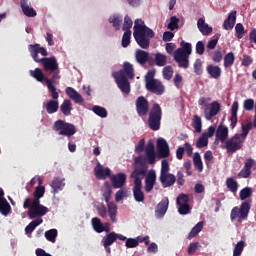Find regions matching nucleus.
<instances>
[{
    "label": "nucleus",
    "mask_w": 256,
    "mask_h": 256,
    "mask_svg": "<svg viewBox=\"0 0 256 256\" xmlns=\"http://www.w3.org/2000/svg\"><path fill=\"white\" fill-rule=\"evenodd\" d=\"M243 143H245V140L235 134L225 141L224 149L227 150V153H237V151L243 149Z\"/></svg>",
    "instance_id": "nucleus-11"
},
{
    "label": "nucleus",
    "mask_w": 256,
    "mask_h": 256,
    "mask_svg": "<svg viewBox=\"0 0 256 256\" xmlns=\"http://www.w3.org/2000/svg\"><path fill=\"white\" fill-rule=\"evenodd\" d=\"M24 209L28 210V217L29 219H37V217H44L49 213V208L43 206L41 201L33 200L31 202V198H26L23 203Z\"/></svg>",
    "instance_id": "nucleus-5"
},
{
    "label": "nucleus",
    "mask_w": 256,
    "mask_h": 256,
    "mask_svg": "<svg viewBox=\"0 0 256 256\" xmlns=\"http://www.w3.org/2000/svg\"><path fill=\"white\" fill-rule=\"evenodd\" d=\"M147 91L150 93H154V95H163L165 93V86L161 82V80H152L146 84Z\"/></svg>",
    "instance_id": "nucleus-13"
},
{
    "label": "nucleus",
    "mask_w": 256,
    "mask_h": 256,
    "mask_svg": "<svg viewBox=\"0 0 256 256\" xmlns=\"http://www.w3.org/2000/svg\"><path fill=\"white\" fill-rule=\"evenodd\" d=\"M193 163L194 167H196L198 171H203V161L201 160V155L199 154V152L194 153Z\"/></svg>",
    "instance_id": "nucleus-47"
},
{
    "label": "nucleus",
    "mask_w": 256,
    "mask_h": 256,
    "mask_svg": "<svg viewBox=\"0 0 256 256\" xmlns=\"http://www.w3.org/2000/svg\"><path fill=\"white\" fill-rule=\"evenodd\" d=\"M162 73H163L164 79H166V81H170V79L173 77V67L171 66L164 67Z\"/></svg>",
    "instance_id": "nucleus-56"
},
{
    "label": "nucleus",
    "mask_w": 256,
    "mask_h": 256,
    "mask_svg": "<svg viewBox=\"0 0 256 256\" xmlns=\"http://www.w3.org/2000/svg\"><path fill=\"white\" fill-rule=\"evenodd\" d=\"M147 173V164L141 156H137L134 159V170L130 177L134 179L133 197L137 203H143L145 201V193H143V183L140 176H145Z\"/></svg>",
    "instance_id": "nucleus-1"
},
{
    "label": "nucleus",
    "mask_w": 256,
    "mask_h": 256,
    "mask_svg": "<svg viewBox=\"0 0 256 256\" xmlns=\"http://www.w3.org/2000/svg\"><path fill=\"white\" fill-rule=\"evenodd\" d=\"M167 209H169V198L164 197L156 206V217H163L167 213Z\"/></svg>",
    "instance_id": "nucleus-23"
},
{
    "label": "nucleus",
    "mask_w": 256,
    "mask_h": 256,
    "mask_svg": "<svg viewBox=\"0 0 256 256\" xmlns=\"http://www.w3.org/2000/svg\"><path fill=\"white\" fill-rule=\"evenodd\" d=\"M240 200L245 201L253 195V189L251 187H245L240 191Z\"/></svg>",
    "instance_id": "nucleus-48"
},
{
    "label": "nucleus",
    "mask_w": 256,
    "mask_h": 256,
    "mask_svg": "<svg viewBox=\"0 0 256 256\" xmlns=\"http://www.w3.org/2000/svg\"><path fill=\"white\" fill-rule=\"evenodd\" d=\"M226 187L227 189H229V191H231V193H237V189H239V184L237 183V181H235V179L230 177L226 180Z\"/></svg>",
    "instance_id": "nucleus-45"
},
{
    "label": "nucleus",
    "mask_w": 256,
    "mask_h": 256,
    "mask_svg": "<svg viewBox=\"0 0 256 256\" xmlns=\"http://www.w3.org/2000/svg\"><path fill=\"white\" fill-rule=\"evenodd\" d=\"M235 64V54L233 52H229L224 56V68L229 69L233 67Z\"/></svg>",
    "instance_id": "nucleus-39"
},
{
    "label": "nucleus",
    "mask_w": 256,
    "mask_h": 256,
    "mask_svg": "<svg viewBox=\"0 0 256 256\" xmlns=\"http://www.w3.org/2000/svg\"><path fill=\"white\" fill-rule=\"evenodd\" d=\"M41 223H43V218H37V219L33 220L32 222H30L29 225H27L25 227L26 235H31V233H33V230L37 229V227H39V225H41Z\"/></svg>",
    "instance_id": "nucleus-37"
},
{
    "label": "nucleus",
    "mask_w": 256,
    "mask_h": 256,
    "mask_svg": "<svg viewBox=\"0 0 256 256\" xmlns=\"http://www.w3.org/2000/svg\"><path fill=\"white\" fill-rule=\"evenodd\" d=\"M131 27H133V20H131V17L129 15H126L124 17V24H123V31H131Z\"/></svg>",
    "instance_id": "nucleus-57"
},
{
    "label": "nucleus",
    "mask_w": 256,
    "mask_h": 256,
    "mask_svg": "<svg viewBox=\"0 0 256 256\" xmlns=\"http://www.w3.org/2000/svg\"><path fill=\"white\" fill-rule=\"evenodd\" d=\"M136 111L139 117H145L149 113V100L144 96H140L136 99Z\"/></svg>",
    "instance_id": "nucleus-12"
},
{
    "label": "nucleus",
    "mask_w": 256,
    "mask_h": 256,
    "mask_svg": "<svg viewBox=\"0 0 256 256\" xmlns=\"http://www.w3.org/2000/svg\"><path fill=\"white\" fill-rule=\"evenodd\" d=\"M114 77L122 93H124L125 95H129V93H131V84L129 83L127 76H117L116 74H114Z\"/></svg>",
    "instance_id": "nucleus-15"
},
{
    "label": "nucleus",
    "mask_w": 256,
    "mask_h": 256,
    "mask_svg": "<svg viewBox=\"0 0 256 256\" xmlns=\"http://www.w3.org/2000/svg\"><path fill=\"white\" fill-rule=\"evenodd\" d=\"M194 73H196V75H201V73H203V62L201 61V59L195 60Z\"/></svg>",
    "instance_id": "nucleus-60"
},
{
    "label": "nucleus",
    "mask_w": 256,
    "mask_h": 256,
    "mask_svg": "<svg viewBox=\"0 0 256 256\" xmlns=\"http://www.w3.org/2000/svg\"><path fill=\"white\" fill-rule=\"evenodd\" d=\"M255 165V160L253 158H248L244 163L243 169L238 173V177H242L243 179H249L251 177V169Z\"/></svg>",
    "instance_id": "nucleus-22"
},
{
    "label": "nucleus",
    "mask_w": 256,
    "mask_h": 256,
    "mask_svg": "<svg viewBox=\"0 0 256 256\" xmlns=\"http://www.w3.org/2000/svg\"><path fill=\"white\" fill-rule=\"evenodd\" d=\"M176 203L178 206L181 205H186L189 203V196L187 194H180L177 199H176Z\"/></svg>",
    "instance_id": "nucleus-59"
},
{
    "label": "nucleus",
    "mask_w": 256,
    "mask_h": 256,
    "mask_svg": "<svg viewBox=\"0 0 256 256\" xmlns=\"http://www.w3.org/2000/svg\"><path fill=\"white\" fill-rule=\"evenodd\" d=\"M193 52V46L189 42L182 41L180 48L173 52V58L180 69H189V57Z\"/></svg>",
    "instance_id": "nucleus-4"
},
{
    "label": "nucleus",
    "mask_w": 256,
    "mask_h": 256,
    "mask_svg": "<svg viewBox=\"0 0 256 256\" xmlns=\"http://www.w3.org/2000/svg\"><path fill=\"white\" fill-rule=\"evenodd\" d=\"M46 113L48 115H53V113H57L59 111V100L54 99L49 100L45 105Z\"/></svg>",
    "instance_id": "nucleus-33"
},
{
    "label": "nucleus",
    "mask_w": 256,
    "mask_h": 256,
    "mask_svg": "<svg viewBox=\"0 0 256 256\" xmlns=\"http://www.w3.org/2000/svg\"><path fill=\"white\" fill-rule=\"evenodd\" d=\"M167 174H169V161L162 160L161 161L160 176H162V178H164L165 175H167Z\"/></svg>",
    "instance_id": "nucleus-54"
},
{
    "label": "nucleus",
    "mask_w": 256,
    "mask_h": 256,
    "mask_svg": "<svg viewBox=\"0 0 256 256\" xmlns=\"http://www.w3.org/2000/svg\"><path fill=\"white\" fill-rule=\"evenodd\" d=\"M53 131L59 132V135H65L66 137H72V135L77 133L75 125L63 120H57L54 122Z\"/></svg>",
    "instance_id": "nucleus-10"
},
{
    "label": "nucleus",
    "mask_w": 256,
    "mask_h": 256,
    "mask_svg": "<svg viewBox=\"0 0 256 256\" xmlns=\"http://www.w3.org/2000/svg\"><path fill=\"white\" fill-rule=\"evenodd\" d=\"M109 23H112L116 31H119V29H121V19H119V16L110 17Z\"/></svg>",
    "instance_id": "nucleus-62"
},
{
    "label": "nucleus",
    "mask_w": 256,
    "mask_h": 256,
    "mask_svg": "<svg viewBox=\"0 0 256 256\" xmlns=\"http://www.w3.org/2000/svg\"><path fill=\"white\" fill-rule=\"evenodd\" d=\"M20 6L26 17H37V11L31 7V3L27 0H20Z\"/></svg>",
    "instance_id": "nucleus-26"
},
{
    "label": "nucleus",
    "mask_w": 256,
    "mask_h": 256,
    "mask_svg": "<svg viewBox=\"0 0 256 256\" xmlns=\"http://www.w3.org/2000/svg\"><path fill=\"white\" fill-rule=\"evenodd\" d=\"M31 77H34L36 81H45L47 84L48 91L51 93L52 99H59V92H57V88L53 85V82L49 78H45V74L41 68H36L35 70H30Z\"/></svg>",
    "instance_id": "nucleus-8"
},
{
    "label": "nucleus",
    "mask_w": 256,
    "mask_h": 256,
    "mask_svg": "<svg viewBox=\"0 0 256 256\" xmlns=\"http://www.w3.org/2000/svg\"><path fill=\"white\" fill-rule=\"evenodd\" d=\"M235 31H236V37L238 39L243 38V35H245V27L241 23L236 24Z\"/></svg>",
    "instance_id": "nucleus-61"
},
{
    "label": "nucleus",
    "mask_w": 256,
    "mask_h": 256,
    "mask_svg": "<svg viewBox=\"0 0 256 256\" xmlns=\"http://www.w3.org/2000/svg\"><path fill=\"white\" fill-rule=\"evenodd\" d=\"M66 95H68L70 99H73L74 103H83V96H81V94H79V92H77L73 87L66 88Z\"/></svg>",
    "instance_id": "nucleus-29"
},
{
    "label": "nucleus",
    "mask_w": 256,
    "mask_h": 256,
    "mask_svg": "<svg viewBox=\"0 0 256 256\" xmlns=\"http://www.w3.org/2000/svg\"><path fill=\"white\" fill-rule=\"evenodd\" d=\"M121 45L124 48H127L129 45H131V31H124Z\"/></svg>",
    "instance_id": "nucleus-52"
},
{
    "label": "nucleus",
    "mask_w": 256,
    "mask_h": 256,
    "mask_svg": "<svg viewBox=\"0 0 256 256\" xmlns=\"http://www.w3.org/2000/svg\"><path fill=\"white\" fill-rule=\"evenodd\" d=\"M93 113H95V115H98V117H101L102 119H105V117H107V109H105L104 107L101 106H93L92 108Z\"/></svg>",
    "instance_id": "nucleus-50"
},
{
    "label": "nucleus",
    "mask_w": 256,
    "mask_h": 256,
    "mask_svg": "<svg viewBox=\"0 0 256 256\" xmlns=\"http://www.w3.org/2000/svg\"><path fill=\"white\" fill-rule=\"evenodd\" d=\"M168 29H170V31H175V29H179V18H177L176 16H172L170 18V23L168 24Z\"/></svg>",
    "instance_id": "nucleus-55"
},
{
    "label": "nucleus",
    "mask_w": 256,
    "mask_h": 256,
    "mask_svg": "<svg viewBox=\"0 0 256 256\" xmlns=\"http://www.w3.org/2000/svg\"><path fill=\"white\" fill-rule=\"evenodd\" d=\"M157 149H158V157L160 159H165L169 157L170 155L169 144L167 143L166 139L159 138L157 140Z\"/></svg>",
    "instance_id": "nucleus-16"
},
{
    "label": "nucleus",
    "mask_w": 256,
    "mask_h": 256,
    "mask_svg": "<svg viewBox=\"0 0 256 256\" xmlns=\"http://www.w3.org/2000/svg\"><path fill=\"white\" fill-rule=\"evenodd\" d=\"M201 231H203V222H198L189 232L188 234V239H193V237H197V235H199V233H201Z\"/></svg>",
    "instance_id": "nucleus-42"
},
{
    "label": "nucleus",
    "mask_w": 256,
    "mask_h": 256,
    "mask_svg": "<svg viewBox=\"0 0 256 256\" xmlns=\"http://www.w3.org/2000/svg\"><path fill=\"white\" fill-rule=\"evenodd\" d=\"M125 245L128 249H133V248L139 246V240L134 239V238H128V239H126Z\"/></svg>",
    "instance_id": "nucleus-63"
},
{
    "label": "nucleus",
    "mask_w": 256,
    "mask_h": 256,
    "mask_svg": "<svg viewBox=\"0 0 256 256\" xmlns=\"http://www.w3.org/2000/svg\"><path fill=\"white\" fill-rule=\"evenodd\" d=\"M207 145H209V138L205 136V134H202L196 142V147L197 149H203V147H207Z\"/></svg>",
    "instance_id": "nucleus-49"
},
{
    "label": "nucleus",
    "mask_w": 256,
    "mask_h": 256,
    "mask_svg": "<svg viewBox=\"0 0 256 256\" xmlns=\"http://www.w3.org/2000/svg\"><path fill=\"white\" fill-rule=\"evenodd\" d=\"M221 111V104L214 101L210 104V109L206 108L204 110V116L207 121H211L219 112Z\"/></svg>",
    "instance_id": "nucleus-20"
},
{
    "label": "nucleus",
    "mask_w": 256,
    "mask_h": 256,
    "mask_svg": "<svg viewBox=\"0 0 256 256\" xmlns=\"http://www.w3.org/2000/svg\"><path fill=\"white\" fill-rule=\"evenodd\" d=\"M45 195V187L44 186H37L33 193L34 201H41L40 199Z\"/></svg>",
    "instance_id": "nucleus-51"
},
{
    "label": "nucleus",
    "mask_w": 256,
    "mask_h": 256,
    "mask_svg": "<svg viewBox=\"0 0 256 256\" xmlns=\"http://www.w3.org/2000/svg\"><path fill=\"white\" fill-rule=\"evenodd\" d=\"M92 227L96 233H103L105 231L106 233H109V223H105V225L102 224L101 219L95 217L92 218Z\"/></svg>",
    "instance_id": "nucleus-27"
},
{
    "label": "nucleus",
    "mask_w": 256,
    "mask_h": 256,
    "mask_svg": "<svg viewBox=\"0 0 256 256\" xmlns=\"http://www.w3.org/2000/svg\"><path fill=\"white\" fill-rule=\"evenodd\" d=\"M57 229H50L45 232V238L47 241H50V243H55L57 241Z\"/></svg>",
    "instance_id": "nucleus-46"
},
{
    "label": "nucleus",
    "mask_w": 256,
    "mask_h": 256,
    "mask_svg": "<svg viewBox=\"0 0 256 256\" xmlns=\"http://www.w3.org/2000/svg\"><path fill=\"white\" fill-rule=\"evenodd\" d=\"M178 213L180 215H189V213H191V206H189V203L178 206Z\"/></svg>",
    "instance_id": "nucleus-58"
},
{
    "label": "nucleus",
    "mask_w": 256,
    "mask_h": 256,
    "mask_svg": "<svg viewBox=\"0 0 256 256\" xmlns=\"http://www.w3.org/2000/svg\"><path fill=\"white\" fill-rule=\"evenodd\" d=\"M155 64L157 67H165L167 65V56L165 54H155Z\"/></svg>",
    "instance_id": "nucleus-43"
},
{
    "label": "nucleus",
    "mask_w": 256,
    "mask_h": 256,
    "mask_svg": "<svg viewBox=\"0 0 256 256\" xmlns=\"http://www.w3.org/2000/svg\"><path fill=\"white\" fill-rule=\"evenodd\" d=\"M206 71L208 75H210L211 79H219V77H221V67L219 66L209 64L206 67Z\"/></svg>",
    "instance_id": "nucleus-34"
},
{
    "label": "nucleus",
    "mask_w": 256,
    "mask_h": 256,
    "mask_svg": "<svg viewBox=\"0 0 256 256\" xmlns=\"http://www.w3.org/2000/svg\"><path fill=\"white\" fill-rule=\"evenodd\" d=\"M163 117V110L158 103L153 104L149 116L148 126L151 131H159L161 129V119Z\"/></svg>",
    "instance_id": "nucleus-6"
},
{
    "label": "nucleus",
    "mask_w": 256,
    "mask_h": 256,
    "mask_svg": "<svg viewBox=\"0 0 256 256\" xmlns=\"http://www.w3.org/2000/svg\"><path fill=\"white\" fill-rule=\"evenodd\" d=\"M94 175L96 179L105 181V179L111 177V169H109V167L105 168L103 165H101V163H98L94 168Z\"/></svg>",
    "instance_id": "nucleus-18"
},
{
    "label": "nucleus",
    "mask_w": 256,
    "mask_h": 256,
    "mask_svg": "<svg viewBox=\"0 0 256 256\" xmlns=\"http://www.w3.org/2000/svg\"><path fill=\"white\" fill-rule=\"evenodd\" d=\"M29 53L36 63H41L44 67V71L47 73H55L59 69V63L55 57L47 58V49L41 47V44L28 45ZM39 53L44 58H39Z\"/></svg>",
    "instance_id": "nucleus-2"
},
{
    "label": "nucleus",
    "mask_w": 256,
    "mask_h": 256,
    "mask_svg": "<svg viewBox=\"0 0 256 256\" xmlns=\"http://www.w3.org/2000/svg\"><path fill=\"white\" fill-rule=\"evenodd\" d=\"M159 181L164 189H167L168 187H173L175 183L177 182V177L174 176V174H165V176L162 178V176L159 177Z\"/></svg>",
    "instance_id": "nucleus-25"
},
{
    "label": "nucleus",
    "mask_w": 256,
    "mask_h": 256,
    "mask_svg": "<svg viewBox=\"0 0 256 256\" xmlns=\"http://www.w3.org/2000/svg\"><path fill=\"white\" fill-rule=\"evenodd\" d=\"M239 111V102L234 101L231 106V117H230V127L231 129H235L237 127V112Z\"/></svg>",
    "instance_id": "nucleus-31"
},
{
    "label": "nucleus",
    "mask_w": 256,
    "mask_h": 256,
    "mask_svg": "<svg viewBox=\"0 0 256 256\" xmlns=\"http://www.w3.org/2000/svg\"><path fill=\"white\" fill-rule=\"evenodd\" d=\"M51 187L54 193H59V191H63V188L65 187V182H63L62 179L55 178L52 181Z\"/></svg>",
    "instance_id": "nucleus-40"
},
{
    "label": "nucleus",
    "mask_w": 256,
    "mask_h": 256,
    "mask_svg": "<svg viewBox=\"0 0 256 256\" xmlns=\"http://www.w3.org/2000/svg\"><path fill=\"white\" fill-rule=\"evenodd\" d=\"M216 137L220 139V143H226L229 137V128L227 126L219 125L216 129Z\"/></svg>",
    "instance_id": "nucleus-28"
},
{
    "label": "nucleus",
    "mask_w": 256,
    "mask_h": 256,
    "mask_svg": "<svg viewBox=\"0 0 256 256\" xmlns=\"http://www.w3.org/2000/svg\"><path fill=\"white\" fill-rule=\"evenodd\" d=\"M114 75L119 77H126L127 79H135V69L131 63L124 62L123 69L119 72H116Z\"/></svg>",
    "instance_id": "nucleus-17"
},
{
    "label": "nucleus",
    "mask_w": 256,
    "mask_h": 256,
    "mask_svg": "<svg viewBox=\"0 0 256 256\" xmlns=\"http://www.w3.org/2000/svg\"><path fill=\"white\" fill-rule=\"evenodd\" d=\"M115 232H109L102 238V245L106 251V253H111V245L115 243Z\"/></svg>",
    "instance_id": "nucleus-24"
},
{
    "label": "nucleus",
    "mask_w": 256,
    "mask_h": 256,
    "mask_svg": "<svg viewBox=\"0 0 256 256\" xmlns=\"http://www.w3.org/2000/svg\"><path fill=\"white\" fill-rule=\"evenodd\" d=\"M148 58L149 52L141 49L136 50L135 59L139 65H146Z\"/></svg>",
    "instance_id": "nucleus-35"
},
{
    "label": "nucleus",
    "mask_w": 256,
    "mask_h": 256,
    "mask_svg": "<svg viewBox=\"0 0 256 256\" xmlns=\"http://www.w3.org/2000/svg\"><path fill=\"white\" fill-rule=\"evenodd\" d=\"M155 77V69L149 70L145 75V83L146 85L152 81H156Z\"/></svg>",
    "instance_id": "nucleus-64"
},
{
    "label": "nucleus",
    "mask_w": 256,
    "mask_h": 256,
    "mask_svg": "<svg viewBox=\"0 0 256 256\" xmlns=\"http://www.w3.org/2000/svg\"><path fill=\"white\" fill-rule=\"evenodd\" d=\"M0 213L5 216L11 213V205L5 198L0 199Z\"/></svg>",
    "instance_id": "nucleus-38"
},
{
    "label": "nucleus",
    "mask_w": 256,
    "mask_h": 256,
    "mask_svg": "<svg viewBox=\"0 0 256 256\" xmlns=\"http://www.w3.org/2000/svg\"><path fill=\"white\" fill-rule=\"evenodd\" d=\"M243 249H245V241L240 240L234 248L233 256H240L243 253Z\"/></svg>",
    "instance_id": "nucleus-53"
},
{
    "label": "nucleus",
    "mask_w": 256,
    "mask_h": 256,
    "mask_svg": "<svg viewBox=\"0 0 256 256\" xmlns=\"http://www.w3.org/2000/svg\"><path fill=\"white\" fill-rule=\"evenodd\" d=\"M253 129V123L248 122L247 124L242 125V133L236 134L240 139L244 140L247 139V135H249V131Z\"/></svg>",
    "instance_id": "nucleus-41"
},
{
    "label": "nucleus",
    "mask_w": 256,
    "mask_h": 256,
    "mask_svg": "<svg viewBox=\"0 0 256 256\" xmlns=\"http://www.w3.org/2000/svg\"><path fill=\"white\" fill-rule=\"evenodd\" d=\"M133 37L141 49H149L151 39L155 37V32L145 25V21L142 19H136L134 21Z\"/></svg>",
    "instance_id": "nucleus-3"
},
{
    "label": "nucleus",
    "mask_w": 256,
    "mask_h": 256,
    "mask_svg": "<svg viewBox=\"0 0 256 256\" xmlns=\"http://www.w3.org/2000/svg\"><path fill=\"white\" fill-rule=\"evenodd\" d=\"M112 187L114 189H121L127 183V175L125 173H118L110 177Z\"/></svg>",
    "instance_id": "nucleus-19"
},
{
    "label": "nucleus",
    "mask_w": 256,
    "mask_h": 256,
    "mask_svg": "<svg viewBox=\"0 0 256 256\" xmlns=\"http://www.w3.org/2000/svg\"><path fill=\"white\" fill-rule=\"evenodd\" d=\"M102 191H103V197L107 203L108 215L112 223H117V204L113 202H109L111 200V195L113 193V190L111 189V184H109V182H104Z\"/></svg>",
    "instance_id": "nucleus-7"
},
{
    "label": "nucleus",
    "mask_w": 256,
    "mask_h": 256,
    "mask_svg": "<svg viewBox=\"0 0 256 256\" xmlns=\"http://www.w3.org/2000/svg\"><path fill=\"white\" fill-rule=\"evenodd\" d=\"M146 161L149 165H155V160L157 155L155 154V144L152 141H149L145 149Z\"/></svg>",
    "instance_id": "nucleus-21"
},
{
    "label": "nucleus",
    "mask_w": 256,
    "mask_h": 256,
    "mask_svg": "<svg viewBox=\"0 0 256 256\" xmlns=\"http://www.w3.org/2000/svg\"><path fill=\"white\" fill-rule=\"evenodd\" d=\"M251 210V201L246 200L244 202H242V204L239 207H234L231 210L230 213V219L231 221H236L238 219V221H243V219H247V217H249V211Z\"/></svg>",
    "instance_id": "nucleus-9"
},
{
    "label": "nucleus",
    "mask_w": 256,
    "mask_h": 256,
    "mask_svg": "<svg viewBox=\"0 0 256 256\" xmlns=\"http://www.w3.org/2000/svg\"><path fill=\"white\" fill-rule=\"evenodd\" d=\"M197 27L202 35H211V33H213V28H211L209 24L205 23V19L203 18L198 19Z\"/></svg>",
    "instance_id": "nucleus-32"
},
{
    "label": "nucleus",
    "mask_w": 256,
    "mask_h": 256,
    "mask_svg": "<svg viewBox=\"0 0 256 256\" xmlns=\"http://www.w3.org/2000/svg\"><path fill=\"white\" fill-rule=\"evenodd\" d=\"M237 21V11H232L229 13L228 18L224 21L223 27L226 31L233 29L235 27V22Z\"/></svg>",
    "instance_id": "nucleus-30"
},
{
    "label": "nucleus",
    "mask_w": 256,
    "mask_h": 256,
    "mask_svg": "<svg viewBox=\"0 0 256 256\" xmlns=\"http://www.w3.org/2000/svg\"><path fill=\"white\" fill-rule=\"evenodd\" d=\"M155 185H157V173L155 172V170H150L145 177L144 189L146 193H151Z\"/></svg>",
    "instance_id": "nucleus-14"
},
{
    "label": "nucleus",
    "mask_w": 256,
    "mask_h": 256,
    "mask_svg": "<svg viewBox=\"0 0 256 256\" xmlns=\"http://www.w3.org/2000/svg\"><path fill=\"white\" fill-rule=\"evenodd\" d=\"M192 126L195 129L196 133H201L203 122L201 121V118L199 117V115L193 116Z\"/></svg>",
    "instance_id": "nucleus-44"
},
{
    "label": "nucleus",
    "mask_w": 256,
    "mask_h": 256,
    "mask_svg": "<svg viewBox=\"0 0 256 256\" xmlns=\"http://www.w3.org/2000/svg\"><path fill=\"white\" fill-rule=\"evenodd\" d=\"M72 110H73V106L71 104V100L65 99L60 106V111L63 113V115H65L66 117H69V115H71Z\"/></svg>",
    "instance_id": "nucleus-36"
}]
</instances>
